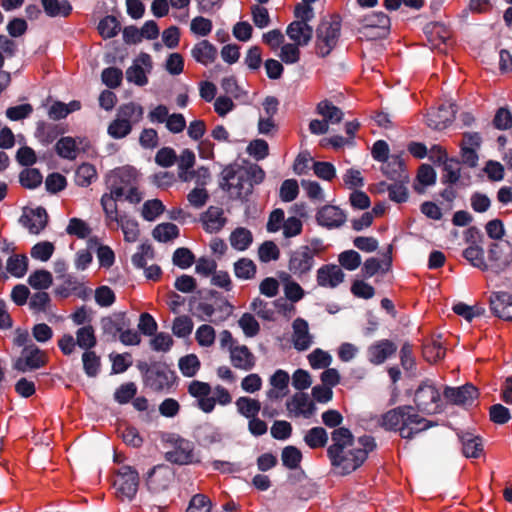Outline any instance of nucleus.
<instances>
[{
	"mask_svg": "<svg viewBox=\"0 0 512 512\" xmlns=\"http://www.w3.org/2000/svg\"><path fill=\"white\" fill-rule=\"evenodd\" d=\"M144 110L141 105L134 102L121 105L117 110V116L128 122L131 127L140 122L143 118Z\"/></svg>",
	"mask_w": 512,
	"mask_h": 512,
	"instance_id": "e433bc0d",
	"label": "nucleus"
},
{
	"mask_svg": "<svg viewBox=\"0 0 512 512\" xmlns=\"http://www.w3.org/2000/svg\"><path fill=\"white\" fill-rule=\"evenodd\" d=\"M316 221L329 229L339 228L346 222V214L336 206L325 205L317 211Z\"/></svg>",
	"mask_w": 512,
	"mask_h": 512,
	"instance_id": "f3484780",
	"label": "nucleus"
},
{
	"mask_svg": "<svg viewBox=\"0 0 512 512\" xmlns=\"http://www.w3.org/2000/svg\"><path fill=\"white\" fill-rule=\"evenodd\" d=\"M105 330L119 333V340L127 346L139 345L141 336L136 330L124 329L123 318L119 320L107 319L104 324Z\"/></svg>",
	"mask_w": 512,
	"mask_h": 512,
	"instance_id": "aec40b11",
	"label": "nucleus"
},
{
	"mask_svg": "<svg viewBox=\"0 0 512 512\" xmlns=\"http://www.w3.org/2000/svg\"><path fill=\"white\" fill-rule=\"evenodd\" d=\"M82 363L85 374L88 377H96L101 368L100 357L92 350L84 351Z\"/></svg>",
	"mask_w": 512,
	"mask_h": 512,
	"instance_id": "603ef678",
	"label": "nucleus"
},
{
	"mask_svg": "<svg viewBox=\"0 0 512 512\" xmlns=\"http://www.w3.org/2000/svg\"><path fill=\"white\" fill-rule=\"evenodd\" d=\"M121 196H116L113 191L105 193L101 197V206L105 213V223L109 228H114V223L117 222L122 215L118 214L116 201L121 199Z\"/></svg>",
	"mask_w": 512,
	"mask_h": 512,
	"instance_id": "473e14b6",
	"label": "nucleus"
},
{
	"mask_svg": "<svg viewBox=\"0 0 512 512\" xmlns=\"http://www.w3.org/2000/svg\"><path fill=\"white\" fill-rule=\"evenodd\" d=\"M286 35L292 43L307 46L313 37V27L306 23L291 22L286 28Z\"/></svg>",
	"mask_w": 512,
	"mask_h": 512,
	"instance_id": "c85d7f7f",
	"label": "nucleus"
},
{
	"mask_svg": "<svg viewBox=\"0 0 512 512\" xmlns=\"http://www.w3.org/2000/svg\"><path fill=\"white\" fill-rule=\"evenodd\" d=\"M212 502L204 494H195L186 509L185 512H211Z\"/></svg>",
	"mask_w": 512,
	"mask_h": 512,
	"instance_id": "774afa93",
	"label": "nucleus"
},
{
	"mask_svg": "<svg viewBox=\"0 0 512 512\" xmlns=\"http://www.w3.org/2000/svg\"><path fill=\"white\" fill-rule=\"evenodd\" d=\"M375 447L373 437L364 435L356 440L348 428H337L331 432L327 456L336 472L346 475L357 470Z\"/></svg>",
	"mask_w": 512,
	"mask_h": 512,
	"instance_id": "f257e3e1",
	"label": "nucleus"
},
{
	"mask_svg": "<svg viewBox=\"0 0 512 512\" xmlns=\"http://www.w3.org/2000/svg\"><path fill=\"white\" fill-rule=\"evenodd\" d=\"M436 180V173L434 169L427 164H423L419 167L416 183L414 184V189L418 193H423L425 187L433 185Z\"/></svg>",
	"mask_w": 512,
	"mask_h": 512,
	"instance_id": "37998d69",
	"label": "nucleus"
},
{
	"mask_svg": "<svg viewBox=\"0 0 512 512\" xmlns=\"http://www.w3.org/2000/svg\"><path fill=\"white\" fill-rule=\"evenodd\" d=\"M444 397L452 404L468 405L478 397V390L472 384H466L457 388L447 387L444 390Z\"/></svg>",
	"mask_w": 512,
	"mask_h": 512,
	"instance_id": "a211bd4d",
	"label": "nucleus"
},
{
	"mask_svg": "<svg viewBox=\"0 0 512 512\" xmlns=\"http://www.w3.org/2000/svg\"><path fill=\"white\" fill-rule=\"evenodd\" d=\"M165 210V206L159 199L148 200L143 204L141 215L147 221H154Z\"/></svg>",
	"mask_w": 512,
	"mask_h": 512,
	"instance_id": "338daca9",
	"label": "nucleus"
},
{
	"mask_svg": "<svg viewBox=\"0 0 512 512\" xmlns=\"http://www.w3.org/2000/svg\"><path fill=\"white\" fill-rule=\"evenodd\" d=\"M317 113L323 117V120L329 124L340 123L343 119L341 109L333 105L331 102L324 100L317 105Z\"/></svg>",
	"mask_w": 512,
	"mask_h": 512,
	"instance_id": "ea45409f",
	"label": "nucleus"
},
{
	"mask_svg": "<svg viewBox=\"0 0 512 512\" xmlns=\"http://www.w3.org/2000/svg\"><path fill=\"white\" fill-rule=\"evenodd\" d=\"M173 480V473L167 467H154L147 477V485L153 492L166 490Z\"/></svg>",
	"mask_w": 512,
	"mask_h": 512,
	"instance_id": "b1692460",
	"label": "nucleus"
},
{
	"mask_svg": "<svg viewBox=\"0 0 512 512\" xmlns=\"http://www.w3.org/2000/svg\"><path fill=\"white\" fill-rule=\"evenodd\" d=\"M56 151L59 156L74 160L77 157L76 142L71 137H63L56 143Z\"/></svg>",
	"mask_w": 512,
	"mask_h": 512,
	"instance_id": "e2e57ef3",
	"label": "nucleus"
},
{
	"mask_svg": "<svg viewBox=\"0 0 512 512\" xmlns=\"http://www.w3.org/2000/svg\"><path fill=\"white\" fill-rule=\"evenodd\" d=\"M382 171L391 179L408 181V175L404 171V164L399 158H392L382 167Z\"/></svg>",
	"mask_w": 512,
	"mask_h": 512,
	"instance_id": "864d4df0",
	"label": "nucleus"
},
{
	"mask_svg": "<svg viewBox=\"0 0 512 512\" xmlns=\"http://www.w3.org/2000/svg\"><path fill=\"white\" fill-rule=\"evenodd\" d=\"M21 222L30 233L39 234L47 225L48 215L44 208L37 207L25 212Z\"/></svg>",
	"mask_w": 512,
	"mask_h": 512,
	"instance_id": "5701e85b",
	"label": "nucleus"
},
{
	"mask_svg": "<svg viewBox=\"0 0 512 512\" xmlns=\"http://www.w3.org/2000/svg\"><path fill=\"white\" fill-rule=\"evenodd\" d=\"M188 392L191 396L197 399L198 407L205 413H210L214 410L216 400L210 397L212 392L211 386L202 381L193 380L188 385Z\"/></svg>",
	"mask_w": 512,
	"mask_h": 512,
	"instance_id": "9b49d317",
	"label": "nucleus"
},
{
	"mask_svg": "<svg viewBox=\"0 0 512 512\" xmlns=\"http://www.w3.org/2000/svg\"><path fill=\"white\" fill-rule=\"evenodd\" d=\"M145 378L147 385L155 391H160L171 386L173 372L166 367L156 366L146 371Z\"/></svg>",
	"mask_w": 512,
	"mask_h": 512,
	"instance_id": "6ab92c4d",
	"label": "nucleus"
},
{
	"mask_svg": "<svg viewBox=\"0 0 512 512\" xmlns=\"http://www.w3.org/2000/svg\"><path fill=\"white\" fill-rule=\"evenodd\" d=\"M482 138L477 132H466L460 143L461 158L463 163L470 167H476L478 163L477 151L480 149Z\"/></svg>",
	"mask_w": 512,
	"mask_h": 512,
	"instance_id": "9d476101",
	"label": "nucleus"
},
{
	"mask_svg": "<svg viewBox=\"0 0 512 512\" xmlns=\"http://www.w3.org/2000/svg\"><path fill=\"white\" fill-rule=\"evenodd\" d=\"M200 222L207 233H218L227 224L224 210L218 206H210L200 215Z\"/></svg>",
	"mask_w": 512,
	"mask_h": 512,
	"instance_id": "dca6fc26",
	"label": "nucleus"
},
{
	"mask_svg": "<svg viewBox=\"0 0 512 512\" xmlns=\"http://www.w3.org/2000/svg\"><path fill=\"white\" fill-rule=\"evenodd\" d=\"M397 350L395 343L388 339L375 342L368 348V359L374 365L384 363Z\"/></svg>",
	"mask_w": 512,
	"mask_h": 512,
	"instance_id": "4be33fe9",
	"label": "nucleus"
},
{
	"mask_svg": "<svg viewBox=\"0 0 512 512\" xmlns=\"http://www.w3.org/2000/svg\"><path fill=\"white\" fill-rule=\"evenodd\" d=\"M390 25V20L383 12H372L360 20L358 33L361 38L367 40L379 38L385 35Z\"/></svg>",
	"mask_w": 512,
	"mask_h": 512,
	"instance_id": "6e6552de",
	"label": "nucleus"
},
{
	"mask_svg": "<svg viewBox=\"0 0 512 512\" xmlns=\"http://www.w3.org/2000/svg\"><path fill=\"white\" fill-rule=\"evenodd\" d=\"M195 164V154L193 151L189 149H185L181 152L178 158V169H179V178L185 182L190 181L192 179V173L189 170Z\"/></svg>",
	"mask_w": 512,
	"mask_h": 512,
	"instance_id": "c03bdc74",
	"label": "nucleus"
},
{
	"mask_svg": "<svg viewBox=\"0 0 512 512\" xmlns=\"http://www.w3.org/2000/svg\"><path fill=\"white\" fill-rule=\"evenodd\" d=\"M488 259L490 262V264H488L489 270L495 274L505 271L512 262L509 247H503L498 243L491 244L488 251Z\"/></svg>",
	"mask_w": 512,
	"mask_h": 512,
	"instance_id": "2eb2a0df",
	"label": "nucleus"
},
{
	"mask_svg": "<svg viewBox=\"0 0 512 512\" xmlns=\"http://www.w3.org/2000/svg\"><path fill=\"white\" fill-rule=\"evenodd\" d=\"M459 439L462 443V452L467 458H478L483 452V443L480 436L469 431H461Z\"/></svg>",
	"mask_w": 512,
	"mask_h": 512,
	"instance_id": "7c9ffc66",
	"label": "nucleus"
},
{
	"mask_svg": "<svg viewBox=\"0 0 512 512\" xmlns=\"http://www.w3.org/2000/svg\"><path fill=\"white\" fill-rule=\"evenodd\" d=\"M463 257L470 262L471 265L481 269L489 270L488 264L484 261V250L479 245H471L463 251Z\"/></svg>",
	"mask_w": 512,
	"mask_h": 512,
	"instance_id": "de8ad7c7",
	"label": "nucleus"
},
{
	"mask_svg": "<svg viewBox=\"0 0 512 512\" xmlns=\"http://www.w3.org/2000/svg\"><path fill=\"white\" fill-rule=\"evenodd\" d=\"M287 410L295 417L309 418L315 411V405L305 393H297L286 403Z\"/></svg>",
	"mask_w": 512,
	"mask_h": 512,
	"instance_id": "393cba45",
	"label": "nucleus"
},
{
	"mask_svg": "<svg viewBox=\"0 0 512 512\" xmlns=\"http://www.w3.org/2000/svg\"><path fill=\"white\" fill-rule=\"evenodd\" d=\"M179 369L186 377H193L200 369L201 363L195 354H188L179 359Z\"/></svg>",
	"mask_w": 512,
	"mask_h": 512,
	"instance_id": "13d9d810",
	"label": "nucleus"
},
{
	"mask_svg": "<svg viewBox=\"0 0 512 512\" xmlns=\"http://www.w3.org/2000/svg\"><path fill=\"white\" fill-rule=\"evenodd\" d=\"M341 31V23L337 18L324 19L316 29V53L325 57L335 48Z\"/></svg>",
	"mask_w": 512,
	"mask_h": 512,
	"instance_id": "39448f33",
	"label": "nucleus"
},
{
	"mask_svg": "<svg viewBox=\"0 0 512 512\" xmlns=\"http://www.w3.org/2000/svg\"><path fill=\"white\" fill-rule=\"evenodd\" d=\"M46 14L50 17H66L71 13L72 6L67 0H41Z\"/></svg>",
	"mask_w": 512,
	"mask_h": 512,
	"instance_id": "a19ab883",
	"label": "nucleus"
},
{
	"mask_svg": "<svg viewBox=\"0 0 512 512\" xmlns=\"http://www.w3.org/2000/svg\"><path fill=\"white\" fill-rule=\"evenodd\" d=\"M441 396L438 389L430 380H425L414 393V403L419 411L435 413L440 406Z\"/></svg>",
	"mask_w": 512,
	"mask_h": 512,
	"instance_id": "0eeeda50",
	"label": "nucleus"
},
{
	"mask_svg": "<svg viewBox=\"0 0 512 512\" xmlns=\"http://www.w3.org/2000/svg\"><path fill=\"white\" fill-rule=\"evenodd\" d=\"M289 374L279 369L270 377L271 389L267 391L270 400H279L288 394Z\"/></svg>",
	"mask_w": 512,
	"mask_h": 512,
	"instance_id": "c756f323",
	"label": "nucleus"
},
{
	"mask_svg": "<svg viewBox=\"0 0 512 512\" xmlns=\"http://www.w3.org/2000/svg\"><path fill=\"white\" fill-rule=\"evenodd\" d=\"M238 412L246 418L257 416L261 410V404L258 400L249 397H240L236 400Z\"/></svg>",
	"mask_w": 512,
	"mask_h": 512,
	"instance_id": "3c124183",
	"label": "nucleus"
},
{
	"mask_svg": "<svg viewBox=\"0 0 512 512\" xmlns=\"http://www.w3.org/2000/svg\"><path fill=\"white\" fill-rule=\"evenodd\" d=\"M345 274L341 267L335 264L321 266L316 273V281L320 287L334 289L344 282Z\"/></svg>",
	"mask_w": 512,
	"mask_h": 512,
	"instance_id": "f8f14e48",
	"label": "nucleus"
},
{
	"mask_svg": "<svg viewBox=\"0 0 512 512\" xmlns=\"http://www.w3.org/2000/svg\"><path fill=\"white\" fill-rule=\"evenodd\" d=\"M138 178L137 170L131 166L117 168L109 175L110 190L130 203H139L143 196L137 187Z\"/></svg>",
	"mask_w": 512,
	"mask_h": 512,
	"instance_id": "20e7f679",
	"label": "nucleus"
},
{
	"mask_svg": "<svg viewBox=\"0 0 512 512\" xmlns=\"http://www.w3.org/2000/svg\"><path fill=\"white\" fill-rule=\"evenodd\" d=\"M28 258L24 254L11 255L6 262V270L15 278H22L28 271Z\"/></svg>",
	"mask_w": 512,
	"mask_h": 512,
	"instance_id": "58836bf2",
	"label": "nucleus"
},
{
	"mask_svg": "<svg viewBox=\"0 0 512 512\" xmlns=\"http://www.w3.org/2000/svg\"><path fill=\"white\" fill-rule=\"evenodd\" d=\"M152 234L156 240L167 242L178 237L179 228L173 223H162L154 228Z\"/></svg>",
	"mask_w": 512,
	"mask_h": 512,
	"instance_id": "6e6d98bb",
	"label": "nucleus"
},
{
	"mask_svg": "<svg viewBox=\"0 0 512 512\" xmlns=\"http://www.w3.org/2000/svg\"><path fill=\"white\" fill-rule=\"evenodd\" d=\"M229 354L231 364L237 369L250 371L256 364V358L254 354L246 345H238L237 347H233Z\"/></svg>",
	"mask_w": 512,
	"mask_h": 512,
	"instance_id": "a878e982",
	"label": "nucleus"
},
{
	"mask_svg": "<svg viewBox=\"0 0 512 512\" xmlns=\"http://www.w3.org/2000/svg\"><path fill=\"white\" fill-rule=\"evenodd\" d=\"M47 362L45 352L36 345L25 346L21 355L14 361L13 368L19 372H27L43 367Z\"/></svg>",
	"mask_w": 512,
	"mask_h": 512,
	"instance_id": "1a4fd4ad",
	"label": "nucleus"
},
{
	"mask_svg": "<svg viewBox=\"0 0 512 512\" xmlns=\"http://www.w3.org/2000/svg\"><path fill=\"white\" fill-rule=\"evenodd\" d=\"M313 339L308 322L303 318H296L292 323L291 336L294 348L298 351H305L312 346Z\"/></svg>",
	"mask_w": 512,
	"mask_h": 512,
	"instance_id": "ddd939ff",
	"label": "nucleus"
},
{
	"mask_svg": "<svg viewBox=\"0 0 512 512\" xmlns=\"http://www.w3.org/2000/svg\"><path fill=\"white\" fill-rule=\"evenodd\" d=\"M96 179L97 171L92 164L83 163L75 171V183L80 187H88Z\"/></svg>",
	"mask_w": 512,
	"mask_h": 512,
	"instance_id": "49530a36",
	"label": "nucleus"
},
{
	"mask_svg": "<svg viewBox=\"0 0 512 512\" xmlns=\"http://www.w3.org/2000/svg\"><path fill=\"white\" fill-rule=\"evenodd\" d=\"M151 67V57L148 54H141L126 70V79L138 86H143L148 82L146 74Z\"/></svg>",
	"mask_w": 512,
	"mask_h": 512,
	"instance_id": "4468645a",
	"label": "nucleus"
},
{
	"mask_svg": "<svg viewBox=\"0 0 512 512\" xmlns=\"http://www.w3.org/2000/svg\"><path fill=\"white\" fill-rule=\"evenodd\" d=\"M234 273L237 278L252 279L256 274V265L249 258H241L234 263Z\"/></svg>",
	"mask_w": 512,
	"mask_h": 512,
	"instance_id": "4d7b16f0",
	"label": "nucleus"
},
{
	"mask_svg": "<svg viewBox=\"0 0 512 512\" xmlns=\"http://www.w3.org/2000/svg\"><path fill=\"white\" fill-rule=\"evenodd\" d=\"M300 47V45L295 43H284L281 46L278 56L281 61L287 65L296 64L299 62L301 56Z\"/></svg>",
	"mask_w": 512,
	"mask_h": 512,
	"instance_id": "052dcab7",
	"label": "nucleus"
},
{
	"mask_svg": "<svg viewBox=\"0 0 512 512\" xmlns=\"http://www.w3.org/2000/svg\"><path fill=\"white\" fill-rule=\"evenodd\" d=\"M314 266V258L309 249L300 247L293 253L289 260V269L294 274L303 275L308 273Z\"/></svg>",
	"mask_w": 512,
	"mask_h": 512,
	"instance_id": "cd10ccee",
	"label": "nucleus"
},
{
	"mask_svg": "<svg viewBox=\"0 0 512 512\" xmlns=\"http://www.w3.org/2000/svg\"><path fill=\"white\" fill-rule=\"evenodd\" d=\"M139 475L131 466H122L115 477L116 495L121 500H131L138 491Z\"/></svg>",
	"mask_w": 512,
	"mask_h": 512,
	"instance_id": "423d86ee",
	"label": "nucleus"
},
{
	"mask_svg": "<svg viewBox=\"0 0 512 512\" xmlns=\"http://www.w3.org/2000/svg\"><path fill=\"white\" fill-rule=\"evenodd\" d=\"M76 343L85 351L91 350L97 344L95 330L91 325H84L76 331Z\"/></svg>",
	"mask_w": 512,
	"mask_h": 512,
	"instance_id": "a18cd8bd",
	"label": "nucleus"
},
{
	"mask_svg": "<svg viewBox=\"0 0 512 512\" xmlns=\"http://www.w3.org/2000/svg\"><path fill=\"white\" fill-rule=\"evenodd\" d=\"M490 305L494 314L505 320L512 321V295L507 292H496L490 297Z\"/></svg>",
	"mask_w": 512,
	"mask_h": 512,
	"instance_id": "412c9836",
	"label": "nucleus"
},
{
	"mask_svg": "<svg viewBox=\"0 0 512 512\" xmlns=\"http://www.w3.org/2000/svg\"><path fill=\"white\" fill-rule=\"evenodd\" d=\"M216 338L215 329L209 324L200 325L195 332V339L201 347H211Z\"/></svg>",
	"mask_w": 512,
	"mask_h": 512,
	"instance_id": "680f3d73",
	"label": "nucleus"
},
{
	"mask_svg": "<svg viewBox=\"0 0 512 512\" xmlns=\"http://www.w3.org/2000/svg\"><path fill=\"white\" fill-rule=\"evenodd\" d=\"M229 241L234 249L244 251L251 245L253 235L247 228L238 227L230 234Z\"/></svg>",
	"mask_w": 512,
	"mask_h": 512,
	"instance_id": "79ce46f5",
	"label": "nucleus"
},
{
	"mask_svg": "<svg viewBox=\"0 0 512 512\" xmlns=\"http://www.w3.org/2000/svg\"><path fill=\"white\" fill-rule=\"evenodd\" d=\"M166 459L180 465L193 463L194 454L191 444L181 441L173 450L166 453Z\"/></svg>",
	"mask_w": 512,
	"mask_h": 512,
	"instance_id": "f704fd0d",
	"label": "nucleus"
},
{
	"mask_svg": "<svg viewBox=\"0 0 512 512\" xmlns=\"http://www.w3.org/2000/svg\"><path fill=\"white\" fill-rule=\"evenodd\" d=\"M264 175L257 165H230L222 171L221 187L231 198L243 199L252 193L254 183L261 182Z\"/></svg>",
	"mask_w": 512,
	"mask_h": 512,
	"instance_id": "7ed1b4c3",
	"label": "nucleus"
},
{
	"mask_svg": "<svg viewBox=\"0 0 512 512\" xmlns=\"http://www.w3.org/2000/svg\"><path fill=\"white\" fill-rule=\"evenodd\" d=\"M281 460L288 469H296L302 460V453L295 446H287L282 450Z\"/></svg>",
	"mask_w": 512,
	"mask_h": 512,
	"instance_id": "0e129e2a",
	"label": "nucleus"
},
{
	"mask_svg": "<svg viewBox=\"0 0 512 512\" xmlns=\"http://www.w3.org/2000/svg\"><path fill=\"white\" fill-rule=\"evenodd\" d=\"M193 327L192 319L187 315H181L174 319L171 329L175 336L185 338L191 334Z\"/></svg>",
	"mask_w": 512,
	"mask_h": 512,
	"instance_id": "bf43d9fd",
	"label": "nucleus"
},
{
	"mask_svg": "<svg viewBox=\"0 0 512 512\" xmlns=\"http://www.w3.org/2000/svg\"><path fill=\"white\" fill-rule=\"evenodd\" d=\"M391 264H392V257H391V246H390L389 250H388L387 254L384 256L383 260H378L375 257H371V258H368L365 260L363 267H362L363 276L370 278L379 272L384 274L390 270Z\"/></svg>",
	"mask_w": 512,
	"mask_h": 512,
	"instance_id": "2f4dec72",
	"label": "nucleus"
},
{
	"mask_svg": "<svg viewBox=\"0 0 512 512\" xmlns=\"http://www.w3.org/2000/svg\"><path fill=\"white\" fill-rule=\"evenodd\" d=\"M456 110L453 104L441 105L437 111L430 112L427 123L430 127L441 130L446 128L455 118Z\"/></svg>",
	"mask_w": 512,
	"mask_h": 512,
	"instance_id": "bb28decb",
	"label": "nucleus"
},
{
	"mask_svg": "<svg viewBox=\"0 0 512 512\" xmlns=\"http://www.w3.org/2000/svg\"><path fill=\"white\" fill-rule=\"evenodd\" d=\"M446 349L443 347L440 336L428 339L423 345V356L430 362L435 363L444 358Z\"/></svg>",
	"mask_w": 512,
	"mask_h": 512,
	"instance_id": "4c0bfd02",
	"label": "nucleus"
},
{
	"mask_svg": "<svg viewBox=\"0 0 512 512\" xmlns=\"http://www.w3.org/2000/svg\"><path fill=\"white\" fill-rule=\"evenodd\" d=\"M191 55L198 63L206 66L215 61L217 49L208 40H202L194 45Z\"/></svg>",
	"mask_w": 512,
	"mask_h": 512,
	"instance_id": "72a5a7b5",
	"label": "nucleus"
},
{
	"mask_svg": "<svg viewBox=\"0 0 512 512\" xmlns=\"http://www.w3.org/2000/svg\"><path fill=\"white\" fill-rule=\"evenodd\" d=\"M380 426L389 431H397L403 439H413L417 434L433 426L430 420L420 416L410 405H403L384 413Z\"/></svg>",
	"mask_w": 512,
	"mask_h": 512,
	"instance_id": "f03ea898",
	"label": "nucleus"
},
{
	"mask_svg": "<svg viewBox=\"0 0 512 512\" xmlns=\"http://www.w3.org/2000/svg\"><path fill=\"white\" fill-rule=\"evenodd\" d=\"M90 226L80 218H71L66 227V232L69 235L76 236L77 238L84 239L91 234Z\"/></svg>",
	"mask_w": 512,
	"mask_h": 512,
	"instance_id": "69168bd1",
	"label": "nucleus"
},
{
	"mask_svg": "<svg viewBox=\"0 0 512 512\" xmlns=\"http://www.w3.org/2000/svg\"><path fill=\"white\" fill-rule=\"evenodd\" d=\"M304 442L312 449L322 448L328 442V434L323 427H313L306 432Z\"/></svg>",
	"mask_w": 512,
	"mask_h": 512,
	"instance_id": "09e8293b",
	"label": "nucleus"
},
{
	"mask_svg": "<svg viewBox=\"0 0 512 512\" xmlns=\"http://www.w3.org/2000/svg\"><path fill=\"white\" fill-rule=\"evenodd\" d=\"M282 281L284 283V294L288 300L298 302L304 297L305 292L303 288L296 281L292 280L290 275L284 274Z\"/></svg>",
	"mask_w": 512,
	"mask_h": 512,
	"instance_id": "5fc2aeb1",
	"label": "nucleus"
},
{
	"mask_svg": "<svg viewBox=\"0 0 512 512\" xmlns=\"http://www.w3.org/2000/svg\"><path fill=\"white\" fill-rule=\"evenodd\" d=\"M53 283L52 274L44 269H39L31 273L28 277V284L36 290L48 289Z\"/></svg>",
	"mask_w": 512,
	"mask_h": 512,
	"instance_id": "8fccbe9b",
	"label": "nucleus"
},
{
	"mask_svg": "<svg viewBox=\"0 0 512 512\" xmlns=\"http://www.w3.org/2000/svg\"><path fill=\"white\" fill-rule=\"evenodd\" d=\"M121 228L124 239L127 242L134 243L138 240L140 230L138 222L127 215H122L121 218L114 223V227Z\"/></svg>",
	"mask_w": 512,
	"mask_h": 512,
	"instance_id": "c9c22d12",
	"label": "nucleus"
}]
</instances>
